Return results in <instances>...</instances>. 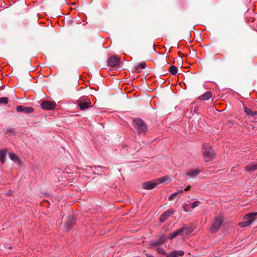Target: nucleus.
Returning a JSON list of instances; mask_svg holds the SVG:
<instances>
[{
	"instance_id": "nucleus-1",
	"label": "nucleus",
	"mask_w": 257,
	"mask_h": 257,
	"mask_svg": "<svg viewBox=\"0 0 257 257\" xmlns=\"http://www.w3.org/2000/svg\"><path fill=\"white\" fill-rule=\"evenodd\" d=\"M202 150L203 157L205 161H211L215 158L216 154L214 150L207 144L203 145Z\"/></svg>"
},
{
	"instance_id": "nucleus-2",
	"label": "nucleus",
	"mask_w": 257,
	"mask_h": 257,
	"mask_svg": "<svg viewBox=\"0 0 257 257\" xmlns=\"http://www.w3.org/2000/svg\"><path fill=\"white\" fill-rule=\"evenodd\" d=\"M134 127L139 135L145 134L148 127L145 122L140 118H135L133 120Z\"/></svg>"
},
{
	"instance_id": "nucleus-3",
	"label": "nucleus",
	"mask_w": 257,
	"mask_h": 257,
	"mask_svg": "<svg viewBox=\"0 0 257 257\" xmlns=\"http://www.w3.org/2000/svg\"><path fill=\"white\" fill-rule=\"evenodd\" d=\"M194 229V227L193 226H190L189 227L187 225H184L181 228L173 232L171 234H169V238L170 239H172L173 238L175 237L178 235H183L184 232H185V234L186 235H189L191 234Z\"/></svg>"
},
{
	"instance_id": "nucleus-4",
	"label": "nucleus",
	"mask_w": 257,
	"mask_h": 257,
	"mask_svg": "<svg viewBox=\"0 0 257 257\" xmlns=\"http://www.w3.org/2000/svg\"><path fill=\"white\" fill-rule=\"evenodd\" d=\"M223 220V219L222 216H216L214 218L211 226L210 228V232L212 233H215L217 232L220 228L222 223Z\"/></svg>"
},
{
	"instance_id": "nucleus-5",
	"label": "nucleus",
	"mask_w": 257,
	"mask_h": 257,
	"mask_svg": "<svg viewBox=\"0 0 257 257\" xmlns=\"http://www.w3.org/2000/svg\"><path fill=\"white\" fill-rule=\"evenodd\" d=\"M257 215V212L249 213L246 214L243 217V219L245 220L242 222L239 223V226L241 227H245L250 225L253 220V218Z\"/></svg>"
},
{
	"instance_id": "nucleus-6",
	"label": "nucleus",
	"mask_w": 257,
	"mask_h": 257,
	"mask_svg": "<svg viewBox=\"0 0 257 257\" xmlns=\"http://www.w3.org/2000/svg\"><path fill=\"white\" fill-rule=\"evenodd\" d=\"M78 105L81 109H85L91 107L90 100L86 96L81 97L78 100Z\"/></svg>"
},
{
	"instance_id": "nucleus-7",
	"label": "nucleus",
	"mask_w": 257,
	"mask_h": 257,
	"mask_svg": "<svg viewBox=\"0 0 257 257\" xmlns=\"http://www.w3.org/2000/svg\"><path fill=\"white\" fill-rule=\"evenodd\" d=\"M56 104L55 102L48 100L42 101L41 103L42 108L45 110H50L54 108Z\"/></svg>"
},
{
	"instance_id": "nucleus-8",
	"label": "nucleus",
	"mask_w": 257,
	"mask_h": 257,
	"mask_svg": "<svg viewBox=\"0 0 257 257\" xmlns=\"http://www.w3.org/2000/svg\"><path fill=\"white\" fill-rule=\"evenodd\" d=\"M107 63L108 66L111 67H117L120 63L119 58L115 56H112L108 59Z\"/></svg>"
},
{
	"instance_id": "nucleus-9",
	"label": "nucleus",
	"mask_w": 257,
	"mask_h": 257,
	"mask_svg": "<svg viewBox=\"0 0 257 257\" xmlns=\"http://www.w3.org/2000/svg\"><path fill=\"white\" fill-rule=\"evenodd\" d=\"M157 185L156 179L150 181H147L142 184V187L144 189L151 190L154 188Z\"/></svg>"
},
{
	"instance_id": "nucleus-10",
	"label": "nucleus",
	"mask_w": 257,
	"mask_h": 257,
	"mask_svg": "<svg viewBox=\"0 0 257 257\" xmlns=\"http://www.w3.org/2000/svg\"><path fill=\"white\" fill-rule=\"evenodd\" d=\"M17 111L25 113H31L34 111V109L31 107H24L22 105H18L16 107Z\"/></svg>"
},
{
	"instance_id": "nucleus-11",
	"label": "nucleus",
	"mask_w": 257,
	"mask_h": 257,
	"mask_svg": "<svg viewBox=\"0 0 257 257\" xmlns=\"http://www.w3.org/2000/svg\"><path fill=\"white\" fill-rule=\"evenodd\" d=\"M174 212V210L172 209H169L167 211L164 212L160 217V221L161 222H164L166 221V220L170 217L172 214Z\"/></svg>"
},
{
	"instance_id": "nucleus-12",
	"label": "nucleus",
	"mask_w": 257,
	"mask_h": 257,
	"mask_svg": "<svg viewBox=\"0 0 257 257\" xmlns=\"http://www.w3.org/2000/svg\"><path fill=\"white\" fill-rule=\"evenodd\" d=\"M9 156L10 159L18 165L20 166L22 164V162L21 159L16 154L13 153H10L9 154Z\"/></svg>"
},
{
	"instance_id": "nucleus-13",
	"label": "nucleus",
	"mask_w": 257,
	"mask_h": 257,
	"mask_svg": "<svg viewBox=\"0 0 257 257\" xmlns=\"http://www.w3.org/2000/svg\"><path fill=\"white\" fill-rule=\"evenodd\" d=\"M157 185L162 183H166L169 182L171 180V178L169 176H165L156 179Z\"/></svg>"
},
{
	"instance_id": "nucleus-14",
	"label": "nucleus",
	"mask_w": 257,
	"mask_h": 257,
	"mask_svg": "<svg viewBox=\"0 0 257 257\" xmlns=\"http://www.w3.org/2000/svg\"><path fill=\"white\" fill-rule=\"evenodd\" d=\"M75 223V218L73 216H71L68 218V221L66 223V227L70 229L74 225Z\"/></svg>"
},
{
	"instance_id": "nucleus-15",
	"label": "nucleus",
	"mask_w": 257,
	"mask_h": 257,
	"mask_svg": "<svg viewBox=\"0 0 257 257\" xmlns=\"http://www.w3.org/2000/svg\"><path fill=\"white\" fill-rule=\"evenodd\" d=\"M200 171L199 169H191L186 173V175L191 178L196 177L199 173Z\"/></svg>"
},
{
	"instance_id": "nucleus-16",
	"label": "nucleus",
	"mask_w": 257,
	"mask_h": 257,
	"mask_svg": "<svg viewBox=\"0 0 257 257\" xmlns=\"http://www.w3.org/2000/svg\"><path fill=\"white\" fill-rule=\"evenodd\" d=\"M212 96V93L210 91L206 92L203 94L199 96V99L201 100H207Z\"/></svg>"
},
{
	"instance_id": "nucleus-17",
	"label": "nucleus",
	"mask_w": 257,
	"mask_h": 257,
	"mask_svg": "<svg viewBox=\"0 0 257 257\" xmlns=\"http://www.w3.org/2000/svg\"><path fill=\"white\" fill-rule=\"evenodd\" d=\"M7 153V149L0 150V161L2 164H4L6 161Z\"/></svg>"
},
{
	"instance_id": "nucleus-18",
	"label": "nucleus",
	"mask_w": 257,
	"mask_h": 257,
	"mask_svg": "<svg viewBox=\"0 0 257 257\" xmlns=\"http://www.w3.org/2000/svg\"><path fill=\"white\" fill-rule=\"evenodd\" d=\"M245 171L250 172H253L257 170V164H249L245 167Z\"/></svg>"
},
{
	"instance_id": "nucleus-19",
	"label": "nucleus",
	"mask_w": 257,
	"mask_h": 257,
	"mask_svg": "<svg viewBox=\"0 0 257 257\" xmlns=\"http://www.w3.org/2000/svg\"><path fill=\"white\" fill-rule=\"evenodd\" d=\"M244 112L248 115H251L253 116L257 115L256 111H253L250 109H249L246 107H244Z\"/></svg>"
},
{
	"instance_id": "nucleus-20",
	"label": "nucleus",
	"mask_w": 257,
	"mask_h": 257,
	"mask_svg": "<svg viewBox=\"0 0 257 257\" xmlns=\"http://www.w3.org/2000/svg\"><path fill=\"white\" fill-rule=\"evenodd\" d=\"M183 193V190H179V191L177 192H175L172 194H171L169 197V200H172L175 197H176L178 194H180L181 195Z\"/></svg>"
},
{
	"instance_id": "nucleus-21",
	"label": "nucleus",
	"mask_w": 257,
	"mask_h": 257,
	"mask_svg": "<svg viewBox=\"0 0 257 257\" xmlns=\"http://www.w3.org/2000/svg\"><path fill=\"white\" fill-rule=\"evenodd\" d=\"M177 68L176 67H175L174 65H172L169 68V72L172 74V75H175L177 73Z\"/></svg>"
},
{
	"instance_id": "nucleus-22",
	"label": "nucleus",
	"mask_w": 257,
	"mask_h": 257,
	"mask_svg": "<svg viewBox=\"0 0 257 257\" xmlns=\"http://www.w3.org/2000/svg\"><path fill=\"white\" fill-rule=\"evenodd\" d=\"M9 102V98L7 97H3L0 98V103L6 104Z\"/></svg>"
},
{
	"instance_id": "nucleus-23",
	"label": "nucleus",
	"mask_w": 257,
	"mask_h": 257,
	"mask_svg": "<svg viewBox=\"0 0 257 257\" xmlns=\"http://www.w3.org/2000/svg\"><path fill=\"white\" fill-rule=\"evenodd\" d=\"M162 242L163 241L161 239H160L157 241L153 242L152 243H151V245L152 247H156L161 244Z\"/></svg>"
},
{
	"instance_id": "nucleus-24",
	"label": "nucleus",
	"mask_w": 257,
	"mask_h": 257,
	"mask_svg": "<svg viewBox=\"0 0 257 257\" xmlns=\"http://www.w3.org/2000/svg\"><path fill=\"white\" fill-rule=\"evenodd\" d=\"M157 251L159 253L163 254H165V251L164 249H163L162 247H158L157 248Z\"/></svg>"
},
{
	"instance_id": "nucleus-25",
	"label": "nucleus",
	"mask_w": 257,
	"mask_h": 257,
	"mask_svg": "<svg viewBox=\"0 0 257 257\" xmlns=\"http://www.w3.org/2000/svg\"><path fill=\"white\" fill-rule=\"evenodd\" d=\"M177 251H173L171 253L169 254L167 256L168 257H177Z\"/></svg>"
},
{
	"instance_id": "nucleus-26",
	"label": "nucleus",
	"mask_w": 257,
	"mask_h": 257,
	"mask_svg": "<svg viewBox=\"0 0 257 257\" xmlns=\"http://www.w3.org/2000/svg\"><path fill=\"white\" fill-rule=\"evenodd\" d=\"M199 201H195L193 203V204H192V208H195L196 207L198 206V205H199Z\"/></svg>"
},
{
	"instance_id": "nucleus-27",
	"label": "nucleus",
	"mask_w": 257,
	"mask_h": 257,
	"mask_svg": "<svg viewBox=\"0 0 257 257\" xmlns=\"http://www.w3.org/2000/svg\"><path fill=\"white\" fill-rule=\"evenodd\" d=\"M177 257L180 256H182L184 255V252L183 251H177Z\"/></svg>"
},
{
	"instance_id": "nucleus-28",
	"label": "nucleus",
	"mask_w": 257,
	"mask_h": 257,
	"mask_svg": "<svg viewBox=\"0 0 257 257\" xmlns=\"http://www.w3.org/2000/svg\"><path fill=\"white\" fill-rule=\"evenodd\" d=\"M139 66L142 68V69H145L146 68V64L145 63H140L139 64Z\"/></svg>"
},
{
	"instance_id": "nucleus-29",
	"label": "nucleus",
	"mask_w": 257,
	"mask_h": 257,
	"mask_svg": "<svg viewBox=\"0 0 257 257\" xmlns=\"http://www.w3.org/2000/svg\"><path fill=\"white\" fill-rule=\"evenodd\" d=\"M7 132L11 134H14L15 133V130L14 128H9L7 130Z\"/></svg>"
},
{
	"instance_id": "nucleus-30",
	"label": "nucleus",
	"mask_w": 257,
	"mask_h": 257,
	"mask_svg": "<svg viewBox=\"0 0 257 257\" xmlns=\"http://www.w3.org/2000/svg\"><path fill=\"white\" fill-rule=\"evenodd\" d=\"M190 188H191V186L190 185H188L184 190H183V191H189L190 189Z\"/></svg>"
},
{
	"instance_id": "nucleus-31",
	"label": "nucleus",
	"mask_w": 257,
	"mask_h": 257,
	"mask_svg": "<svg viewBox=\"0 0 257 257\" xmlns=\"http://www.w3.org/2000/svg\"><path fill=\"white\" fill-rule=\"evenodd\" d=\"M198 107H194V109H193V112H194V113H197V111H198Z\"/></svg>"
},
{
	"instance_id": "nucleus-32",
	"label": "nucleus",
	"mask_w": 257,
	"mask_h": 257,
	"mask_svg": "<svg viewBox=\"0 0 257 257\" xmlns=\"http://www.w3.org/2000/svg\"><path fill=\"white\" fill-rule=\"evenodd\" d=\"M147 257H154L153 255H150V254H147Z\"/></svg>"
},
{
	"instance_id": "nucleus-33",
	"label": "nucleus",
	"mask_w": 257,
	"mask_h": 257,
	"mask_svg": "<svg viewBox=\"0 0 257 257\" xmlns=\"http://www.w3.org/2000/svg\"><path fill=\"white\" fill-rule=\"evenodd\" d=\"M12 194V191L9 192L8 193V195H11Z\"/></svg>"
},
{
	"instance_id": "nucleus-34",
	"label": "nucleus",
	"mask_w": 257,
	"mask_h": 257,
	"mask_svg": "<svg viewBox=\"0 0 257 257\" xmlns=\"http://www.w3.org/2000/svg\"><path fill=\"white\" fill-rule=\"evenodd\" d=\"M184 210L185 211H188V210H187V209H186L185 207H184Z\"/></svg>"
}]
</instances>
